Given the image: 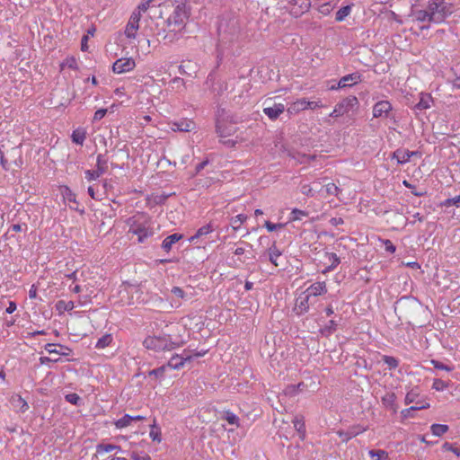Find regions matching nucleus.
I'll return each instance as SVG.
<instances>
[{"instance_id": "nucleus-1", "label": "nucleus", "mask_w": 460, "mask_h": 460, "mask_svg": "<svg viewBox=\"0 0 460 460\" xmlns=\"http://www.w3.org/2000/svg\"><path fill=\"white\" fill-rule=\"evenodd\" d=\"M411 16L419 22L442 23L453 13L445 0H414Z\"/></svg>"}, {"instance_id": "nucleus-2", "label": "nucleus", "mask_w": 460, "mask_h": 460, "mask_svg": "<svg viewBox=\"0 0 460 460\" xmlns=\"http://www.w3.org/2000/svg\"><path fill=\"white\" fill-rule=\"evenodd\" d=\"M128 233L137 236L138 243H144L154 234L153 224L149 216L139 213L128 218Z\"/></svg>"}, {"instance_id": "nucleus-3", "label": "nucleus", "mask_w": 460, "mask_h": 460, "mask_svg": "<svg viewBox=\"0 0 460 460\" xmlns=\"http://www.w3.org/2000/svg\"><path fill=\"white\" fill-rule=\"evenodd\" d=\"M143 345L155 351L172 350L176 347L169 335L148 336L144 340Z\"/></svg>"}, {"instance_id": "nucleus-4", "label": "nucleus", "mask_w": 460, "mask_h": 460, "mask_svg": "<svg viewBox=\"0 0 460 460\" xmlns=\"http://www.w3.org/2000/svg\"><path fill=\"white\" fill-rule=\"evenodd\" d=\"M188 17L189 14L186 6L178 4L166 21L170 31H181Z\"/></svg>"}, {"instance_id": "nucleus-5", "label": "nucleus", "mask_w": 460, "mask_h": 460, "mask_svg": "<svg viewBox=\"0 0 460 460\" xmlns=\"http://www.w3.org/2000/svg\"><path fill=\"white\" fill-rule=\"evenodd\" d=\"M359 105L358 100L354 95H349L339 102L333 111L330 113V117L338 118L348 114L350 111L358 109Z\"/></svg>"}, {"instance_id": "nucleus-6", "label": "nucleus", "mask_w": 460, "mask_h": 460, "mask_svg": "<svg viewBox=\"0 0 460 460\" xmlns=\"http://www.w3.org/2000/svg\"><path fill=\"white\" fill-rule=\"evenodd\" d=\"M97 170H86L84 172L85 179L88 181H95L101 177L107 170V160L103 155H98L96 159Z\"/></svg>"}, {"instance_id": "nucleus-7", "label": "nucleus", "mask_w": 460, "mask_h": 460, "mask_svg": "<svg viewBox=\"0 0 460 460\" xmlns=\"http://www.w3.org/2000/svg\"><path fill=\"white\" fill-rule=\"evenodd\" d=\"M136 67V62L132 58H121L112 65V71L115 74H123L132 71Z\"/></svg>"}, {"instance_id": "nucleus-8", "label": "nucleus", "mask_w": 460, "mask_h": 460, "mask_svg": "<svg viewBox=\"0 0 460 460\" xmlns=\"http://www.w3.org/2000/svg\"><path fill=\"white\" fill-rule=\"evenodd\" d=\"M121 299H125V296H128L127 303L131 305L138 302L140 300L141 294L139 292V288L134 285H125L122 289L119 291Z\"/></svg>"}, {"instance_id": "nucleus-9", "label": "nucleus", "mask_w": 460, "mask_h": 460, "mask_svg": "<svg viewBox=\"0 0 460 460\" xmlns=\"http://www.w3.org/2000/svg\"><path fill=\"white\" fill-rule=\"evenodd\" d=\"M216 130L219 137L225 138L234 135L236 128L234 124H227L224 119L218 116L216 122Z\"/></svg>"}, {"instance_id": "nucleus-10", "label": "nucleus", "mask_w": 460, "mask_h": 460, "mask_svg": "<svg viewBox=\"0 0 460 460\" xmlns=\"http://www.w3.org/2000/svg\"><path fill=\"white\" fill-rule=\"evenodd\" d=\"M310 296L305 291L302 292L296 298L294 306V312L297 315L305 314L308 312L310 306Z\"/></svg>"}, {"instance_id": "nucleus-11", "label": "nucleus", "mask_w": 460, "mask_h": 460, "mask_svg": "<svg viewBox=\"0 0 460 460\" xmlns=\"http://www.w3.org/2000/svg\"><path fill=\"white\" fill-rule=\"evenodd\" d=\"M141 15L139 13H136L135 11L132 13L129 21L125 29V34L128 39H135L137 31L139 27V21Z\"/></svg>"}, {"instance_id": "nucleus-12", "label": "nucleus", "mask_w": 460, "mask_h": 460, "mask_svg": "<svg viewBox=\"0 0 460 460\" xmlns=\"http://www.w3.org/2000/svg\"><path fill=\"white\" fill-rule=\"evenodd\" d=\"M404 403L409 405L411 403H415V405H421L425 403H429L426 398L420 397V394L418 387H414L411 389L405 395Z\"/></svg>"}, {"instance_id": "nucleus-13", "label": "nucleus", "mask_w": 460, "mask_h": 460, "mask_svg": "<svg viewBox=\"0 0 460 460\" xmlns=\"http://www.w3.org/2000/svg\"><path fill=\"white\" fill-rule=\"evenodd\" d=\"M367 430L366 427L360 426V425H355L352 427H349L347 430H341L338 431L339 437L341 438L342 441L347 442L352 438L363 433Z\"/></svg>"}, {"instance_id": "nucleus-14", "label": "nucleus", "mask_w": 460, "mask_h": 460, "mask_svg": "<svg viewBox=\"0 0 460 460\" xmlns=\"http://www.w3.org/2000/svg\"><path fill=\"white\" fill-rule=\"evenodd\" d=\"M392 111V104L387 101H380L373 107V117L381 118L388 117Z\"/></svg>"}, {"instance_id": "nucleus-15", "label": "nucleus", "mask_w": 460, "mask_h": 460, "mask_svg": "<svg viewBox=\"0 0 460 460\" xmlns=\"http://www.w3.org/2000/svg\"><path fill=\"white\" fill-rule=\"evenodd\" d=\"M191 358V355L184 351L181 355H175L172 357L168 361L166 367H170L172 369H180L181 367H183L184 363L188 360H190Z\"/></svg>"}, {"instance_id": "nucleus-16", "label": "nucleus", "mask_w": 460, "mask_h": 460, "mask_svg": "<svg viewBox=\"0 0 460 460\" xmlns=\"http://www.w3.org/2000/svg\"><path fill=\"white\" fill-rule=\"evenodd\" d=\"M361 81V75L358 73H352L342 76L337 83V87H351Z\"/></svg>"}, {"instance_id": "nucleus-17", "label": "nucleus", "mask_w": 460, "mask_h": 460, "mask_svg": "<svg viewBox=\"0 0 460 460\" xmlns=\"http://www.w3.org/2000/svg\"><path fill=\"white\" fill-rule=\"evenodd\" d=\"M285 111V106L282 103H273L271 106L263 108V112L271 120L277 119Z\"/></svg>"}, {"instance_id": "nucleus-18", "label": "nucleus", "mask_w": 460, "mask_h": 460, "mask_svg": "<svg viewBox=\"0 0 460 460\" xmlns=\"http://www.w3.org/2000/svg\"><path fill=\"white\" fill-rule=\"evenodd\" d=\"M305 292L311 296H317L327 292V287L324 281H318L310 285Z\"/></svg>"}, {"instance_id": "nucleus-19", "label": "nucleus", "mask_w": 460, "mask_h": 460, "mask_svg": "<svg viewBox=\"0 0 460 460\" xmlns=\"http://www.w3.org/2000/svg\"><path fill=\"white\" fill-rule=\"evenodd\" d=\"M269 261L276 267L279 266V259L282 256L281 251L277 247L276 242L269 247L265 253Z\"/></svg>"}, {"instance_id": "nucleus-20", "label": "nucleus", "mask_w": 460, "mask_h": 460, "mask_svg": "<svg viewBox=\"0 0 460 460\" xmlns=\"http://www.w3.org/2000/svg\"><path fill=\"white\" fill-rule=\"evenodd\" d=\"M418 152L405 149H397L393 153V159H396L398 164H403L410 161L411 157L416 155Z\"/></svg>"}, {"instance_id": "nucleus-21", "label": "nucleus", "mask_w": 460, "mask_h": 460, "mask_svg": "<svg viewBox=\"0 0 460 460\" xmlns=\"http://www.w3.org/2000/svg\"><path fill=\"white\" fill-rule=\"evenodd\" d=\"M10 402L13 408L18 412L24 413L29 409L27 402L19 394L13 395Z\"/></svg>"}, {"instance_id": "nucleus-22", "label": "nucleus", "mask_w": 460, "mask_h": 460, "mask_svg": "<svg viewBox=\"0 0 460 460\" xmlns=\"http://www.w3.org/2000/svg\"><path fill=\"white\" fill-rule=\"evenodd\" d=\"M383 405L393 411L394 413L397 412L398 405L396 403V395L394 393H386L381 399Z\"/></svg>"}, {"instance_id": "nucleus-23", "label": "nucleus", "mask_w": 460, "mask_h": 460, "mask_svg": "<svg viewBox=\"0 0 460 460\" xmlns=\"http://www.w3.org/2000/svg\"><path fill=\"white\" fill-rule=\"evenodd\" d=\"M172 128L174 131L190 132L194 128V122L188 119H181L174 122Z\"/></svg>"}, {"instance_id": "nucleus-24", "label": "nucleus", "mask_w": 460, "mask_h": 460, "mask_svg": "<svg viewBox=\"0 0 460 460\" xmlns=\"http://www.w3.org/2000/svg\"><path fill=\"white\" fill-rule=\"evenodd\" d=\"M307 110L306 106V99L302 98L299 100H296V102H292L289 107L287 109V111L290 114H297L298 112Z\"/></svg>"}, {"instance_id": "nucleus-25", "label": "nucleus", "mask_w": 460, "mask_h": 460, "mask_svg": "<svg viewBox=\"0 0 460 460\" xmlns=\"http://www.w3.org/2000/svg\"><path fill=\"white\" fill-rule=\"evenodd\" d=\"M183 235L181 234H172L169 236H167L162 243V248L165 251V252H169L171 251L172 245L177 243L178 241H180L181 239H182Z\"/></svg>"}, {"instance_id": "nucleus-26", "label": "nucleus", "mask_w": 460, "mask_h": 460, "mask_svg": "<svg viewBox=\"0 0 460 460\" xmlns=\"http://www.w3.org/2000/svg\"><path fill=\"white\" fill-rule=\"evenodd\" d=\"M60 349H57L55 347V344L48 343L44 346V349L46 351H48L49 354H58V355H63L67 356L70 353V349L66 347H64L62 345H58Z\"/></svg>"}, {"instance_id": "nucleus-27", "label": "nucleus", "mask_w": 460, "mask_h": 460, "mask_svg": "<svg viewBox=\"0 0 460 460\" xmlns=\"http://www.w3.org/2000/svg\"><path fill=\"white\" fill-rule=\"evenodd\" d=\"M114 450L120 452L121 448L119 446H116L113 444H98L96 446L95 456L97 457L98 455H103L104 453H109Z\"/></svg>"}, {"instance_id": "nucleus-28", "label": "nucleus", "mask_w": 460, "mask_h": 460, "mask_svg": "<svg viewBox=\"0 0 460 460\" xmlns=\"http://www.w3.org/2000/svg\"><path fill=\"white\" fill-rule=\"evenodd\" d=\"M214 230L213 226L211 224H208L206 226H201L200 228L198 229L197 233L195 234V235L191 236L190 238V242L193 243L196 239H199L202 236H205L208 234H210L212 231Z\"/></svg>"}, {"instance_id": "nucleus-29", "label": "nucleus", "mask_w": 460, "mask_h": 460, "mask_svg": "<svg viewBox=\"0 0 460 460\" xmlns=\"http://www.w3.org/2000/svg\"><path fill=\"white\" fill-rule=\"evenodd\" d=\"M72 141L77 145H83L86 138V132L83 128H76L72 133Z\"/></svg>"}, {"instance_id": "nucleus-30", "label": "nucleus", "mask_w": 460, "mask_h": 460, "mask_svg": "<svg viewBox=\"0 0 460 460\" xmlns=\"http://www.w3.org/2000/svg\"><path fill=\"white\" fill-rule=\"evenodd\" d=\"M247 220V216L243 215V214H239L234 217L231 218L230 220V225L232 226V228L236 231L238 230L241 226Z\"/></svg>"}, {"instance_id": "nucleus-31", "label": "nucleus", "mask_w": 460, "mask_h": 460, "mask_svg": "<svg viewBox=\"0 0 460 460\" xmlns=\"http://www.w3.org/2000/svg\"><path fill=\"white\" fill-rule=\"evenodd\" d=\"M368 455L374 460H388L389 459L388 453L382 449H378V450L371 449L368 451Z\"/></svg>"}, {"instance_id": "nucleus-32", "label": "nucleus", "mask_w": 460, "mask_h": 460, "mask_svg": "<svg viewBox=\"0 0 460 460\" xmlns=\"http://www.w3.org/2000/svg\"><path fill=\"white\" fill-rule=\"evenodd\" d=\"M132 421L133 416L125 414L123 417L115 421V426L117 429H123L131 425Z\"/></svg>"}, {"instance_id": "nucleus-33", "label": "nucleus", "mask_w": 460, "mask_h": 460, "mask_svg": "<svg viewBox=\"0 0 460 460\" xmlns=\"http://www.w3.org/2000/svg\"><path fill=\"white\" fill-rule=\"evenodd\" d=\"M314 187H312L309 184H303L301 186V192L307 197L314 196V194L318 191L317 185H320V183L314 182Z\"/></svg>"}, {"instance_id": "nucleus-34", "label": "nucleus", "mask_w": 460, "mask_h": 460, "mask_svg": "<svg viewBox=\"0 0 460 460\" xmlns=\"http://www.w3.org/2000/svg\"><path fill=\"white\" fill-rule=\"evenodd\" d=\"M430 407L429 403H425L421 405H413L408 409H404L401 411V414L403 418H409L411 417V412L412 411H418V410H423V409H429Z\"/></svg>"}, {"instance_id": "nucleus-35", "label": "nucleus", "mask_w": 460, "mask_h": 460, "mask_svg": "<svg viewBox=\"0 0 460 460\" xmlns=\"http://www.w3.org/2000/svg\"><path fill=\"white\" fill-rule=\"evenodd\" d=\"M222 419L226 420L230 425L239 426V418L230 411H225Z\"/></svg>"}, {"instance_id": "nucleus-36", "label": "nucleus", "mask_w": 460, "mask_h": 460, "mask_svg": "<svg viewBox=\"0 0 460 460\" xmlns=\"http://www.w3.org/2000/svg\"><path fill=\"white\" fill-rule=\"evenodd\" d=\"M113 341V338L111 334H105L102 336L96 342L95 348L97 349H104L108 347L111 341Z\"/></svg>"}, {"instance_id": "nucleus-37", "label": "nucleus", "mask_w": 460, "mask_h": 460, "mask_svg": "<svg viewBox=\"0 0 460 460\" xmlns=\"http://www.w3.org/2000/svg\"><path fill=\"white\" fill-rule=\"evenodd\" d=\"M151 429L149 432L150 438L153 439V441H156L158 443L161 442V431L160 429L157 427L155 420H154V423L150 426Z\"/></svg>"}, {"instance_id": "nucleus-38", "label": "nucleus", "mask_w": 460, "mask_h": 460, "mask_svg": "<svg viewBox=\"0 0 460 460\" xmlns=\"http://www.w3.org/2000/svg\"><path fill=\"white\" fill-rule=\"evenodd\" d=\"M431 432L437 437H440L448 430V427L444 424H433L431 427Z\"/></svg>"}, {"instance_id": "nucleus-39", "label": "nucleus", "mask_w": 460, "mask_h": 460, "mask_svg": "<svg viewBox=\"0 0 460 460\" xmlns=\"http://www.w3.org/2000/svg\"><path fill=\"white\" fill-rule=\"evenodd\" d=\"M307 216H308L307 212L298 209V208H294V209H292V211L290 213L289 221H298Z\"/></svg>"}, {"instance_id": "nucleus-40", "label": "nucleus", "mask_w": 460, "mask_h": 460, "mask_svg": "<svg viewBox=\"0 0 460 460\" xmlns=\"http://www.w3.org/2000/svg\"><path fill=\"white\" fill-rule=\"evenodd\" d=\"M431 97L429 95H422L420 102L416 104L418 110H426L430 107Z\"/></svg>"}, {"instance_id": "nucleus-41", "label": "nucleus", "mask_w": 460, "mask_h": 460, "mask_svg": "<svg viewBox=\"0 0 460 460\" xmlns=\"http://www.w3.org/2000/svg\"><path fill=\"white\" fill-rule=\"evenodd\" d=\"M350 11L351 8L349 5L339 9L336 13V21L342 22L350 13Z\"/></svg>"}, {"instance_id": "nucleus-42", "label": "nucleus", "mask_w": 460, "mask_h": 460, "mask_svg": "<svg viewBox=\"0 0 460 460\" xmlns=\"http://www.w3.org/2000/svg\"><path fill=\"white\" fill-rule=\"evenodd\" d=\"M66 66L76 70L78 68L76 59L74 57L66 58L61 64V68L63 69Z\"/></svg>"}, {"instance_id": "nucleus-43", "label": "nucleus", "mask_w": 460, "mask_h": 460, "mask_svg": "<svg viewBox=\"0 0 460 460\" xmlns=\"http://www.w3.org/2000/svg\"><path fill=\"white\" fill-rule=\"evenodd\" d=\"M325 191L327 195L338 197L341 192V190L334 183L330 182L325 185Z\"/></svg>"}, {"instance_id": "nucleus-44", "label": "nucleus", "mask_w": 460, "mask_h": 460, "mask_svg": "<svg viewBox=\"0 0 460 460\" xmlns=\"http://www.w3.org/2000/svg\"><path fill=\"white\" fill-rule=\"evenodd\" d=\"M384 362L389 367L390 369H395L399 366V361L397 358L392 356H383Z\"/></svg>"}, {"instance_id": "nucleus-45", "label": "nucleus", "mask_w": 460, "mask_h": 460, "mask_svg": "<svg viewBox=\"0 0 460 460\" xmlns=\"http://www.w3.org/2000/svg\"><path fill=\"white\" fill-rule=\"evenodd\" d=\"M153 0H143L135 10L136 13H139L142 15L143 13H146L151 6V3Z\"/></svg>"}, {"instance_id": "nucleus-46", "label": "nucleus", "mask_w": 460, "mask_h": 460, "mask_svg": "<svg viewBox=\"0 0 460 460\" xmlns=\"http://www.w3.org/2000/svg\"><path fill=\"white\" fill-rule=\"evenodd\" d=\"M264 226L266 227V229L269 232H273V231L282 229L285 226V224H282V223L274 224V223H271L270 221L267 220V221H265Z\"/></svg>"}, {"instance_id": "nucleus-47", "label": "nucleus", "mask_w": 460, "mask_h": 460, "mask_svg": "<svg viewBox=\"0 0 460 460\" xmlns=\"http://www.w3.org/2000/svg\"><path fill=\"white\" fill-rule=\"evenodd\" d=\"M431 364L434 367V368L438 369V370H445V371L449 372L453 369V367H451L450 366H447L438 360L432 359Z\"/></svg>"}, {"instance_id": "nucleus-48", "label": "nucleus", "mask_w": 460, "mask_h": 460, "mask_svg": "<svg viewBox=\"0 0 460 460\" xmlns=\"http://www.w3.org/2000/svg\"><path fill=\"white\" fill-rule=\"evenodd\" d=\"M65 398L66 402H70L73 405H78L81 401L80 396L75 393L66 394Z\"/></svg>"}, {"instance_id": "nucleus-49", "label": "nucleus", "mask_w": 460, "mask_h": 460, "mask_svg": "<svg viewBox=\"0 0 460 460\" xmlns=\"http://www.w3.org/2000/svg\"><path fill=\"white\" fill-rule=\"evenodd\" d=\"M447 387V384L441 379H435L432 385V388L436 391H444Z\"/></svg>"}, {"instance_id": "nucleus-50", "label": "nucleus", "mask_w": 460, "mask_h": 460, "mask_svg": "<svg viewBox=\"0 0 460 460\" xmlns=\"http://www.w3.org/2000/svg\"><path fill=\"white\" fill-rule=\"evenodd\" d=\"M443 449L454 453L456 456H460V447H456L448 442L444 443Z\"/></svg>"}, {"instance_id": "nucleus-51", "label": "nucleus", "mask_w": 460, "mask_h": 460, "mask_svg": "<svg viewBox=\"0 0 460 460\" xmlns=\"http://www.w3.org/2000/svg\"><path fill=\"white\" fill-rule=\"evenodd\" d=\"M329 261H331V265L328 267L327 270H333L340 263V259L335 253L329 254Z\"/></svg>"}, {"instance_id": "nucleus-52", "label": "nucleus", "mask_w": 460, "mask_h": 460, "mask_svg": "<svg viewBox=\"0 0 460 460\" xmlns=\"http://www.w3.org/2000/svg\"><path fill=\"white\" fill-rule=\"evenodd\" d=\"M58 308H63L66 311H71L75 308V304L73 301H68V302L59 301L58 303Z\"/></svg>"}, {"instance_id": "nucleus-53", "label": "nucleus", "mask_w": 460, "mask_h": 460, "mask_svg": "<svg viewBox=\"0 0 460 460\" xmlns=\"http://www.w3.org/2000/svg\"><path fill=\"white\" fill-rule=\"evenodd\" d=\"M444 205L446 207L456 206L457 208H460V196H456L452 199H446Z\"/></svg>"}, {"instance_id": "nucleus-54", "label": "nucleus", "mask_w": 460, "mask_h": 460, "mask_svg": "<svg viewBox=\"0 0 460 460\" xmlns=\"http://www.w3.org/2000/svg\"><path fill=\"white\" fill-rule=\"evenodd\" d=\"M166 366H162L160 367L155 368L149 372V376H155L156 377H162L166 369Z\"/></svg>"}, {"instance_id": "nucleus-55", "label": "nucleus", "mask_w": 460, "mask_h": 460, "mask_svg": "<svg viewBox=\"0 0 460 460\" xmlns=\"http://www.w3.org/2000/svg\"><path fill=\"white\" fill-rule=\"evenodd\" d=\"M106 113H107V110L106 109H99V110H97L94 112L93 120L94 121L101 120L106 115Z\"/></svg>"}, {"instance_id": "nucleus-56", "label": "nucleus", "mask_w": 460, "mask_h": 460, "mask_svg": "<svg viewBox=\"0 0 460 460\" xmlns=\"http://www.w3.org/2000/svg\"><path fill=\"white\" fill-rule=\"evenodd\" d=\"M306 106H307V109L315 110L317 108L323 107V105L321 101L309 102L306 100Z\"/></svg>"}, {"instance_id": "nucleus-57", "label": "nucleus", "mask_w": 460, "mask_h": 460, "mask_svg": "<svg viewBox=\"0 0 460 460\" xmlns=\"http://www.w3.org/2000/svg\"><path fill=\"white\" fill-rule=\"evenodd\" d=\"M172 293L179 298H185V292L179 287H173Z\"/></svg>"}, {"instance_id": "nucleus-58", "label": "nucleus", "mask_w": 460, "mask_h": 460, "mask_svg": "<svg viewBox=\"0 0 460 460\" xmlns=\"http://www.w3.org/2000/svg\"><path fill=\"white\" fill-rule=\"evenodd\" d=\"M338 326V323L334 320H330L328 324L326 325V329L328 330L329 333H332L336 331Z\"/></svg>"}, {"instance_id": "nucleus-59", "label": "nucleus", "mask_w": 460, "mask_h": 460, "mask_svg": "<svg viewBox=\"0 0 460 460\" xmlns=\"http://www.w3.org/2000/svg\"><path fill=\"white\" fill-rule=\"evenodd\" d=\"M385 243V251L391 252V253H394L396 250L395 246L394 245V243L390 241V240H385L384 242Z\"/></svg>"}, {"instance_id": "nucleus-60", "label": "nucleus", "mask_w": 460, "mask_h": 460, "mask_svg": "<svg viewBox=\"0 0 460 460\" xmlns=\"http://www.w3.org/2000/svg\"><path fill=\"white\" fill-rule=\"evenodd\" d=\"M58 358L52 359L49 357H40V362L41 365H49L51 362H58Z\"/></svg>"}, {"instance_id": "nucleus-61", "label": "nucleus", "mask_w": 460, "mask_h": 460, "mask_svg": "<svg viewBox=\"0 0 460 460\" xmlns=\"http://www.w3.org/2000/svg\"><path fill=\"white\" fill-rule=\"evenodd\" d=\"M17 306L15 302L9 301L8 306L5 309L6 314H13L16 310Z\"/></svg>"}, {"instance_id": "nucleus-62", "label": "nucleus", "mask_w": 460, "mask_h": 460, "mask_svg": "<svg viewBox=\"0 0 460 460\" xmlns=\"http://www.w3.org/2000/svg\"><path fill=\"white\" fill-rule=\"evenodd\" d=\"M294 426L299 432L302 431L305 428L304 422L299 419H296L294 420Z\"/></svg>"}, {"instance_id": "nucleus-63", "label": "nucleus", "mask_w": 460, "mask_h": 460, "mask_svg": "<svg viewBox=\"0 0 460 460\" xmlns=\"http://www.w3.org/2000/svg\"><path fill=\"white\" fill-rule=\"evenodd\" d=\"M29 297L31 299H34L37 297V288L35 285H32L29 290Z\"/></svg>"}, {"instance_id": "nucleus-64", "label": "nucleus", "mask_w": 460, "mask_h": 460, "mask_svg": "<svg viewBox=\"0 0 460 460\" xmlns=\"http://www.w3.org/2000/svg\"><path fill=\"white\" fill-rule=\"evenodd\" d=\"M132 459H133V460H150L151 458H150V456H147V455L138 456V455L134 454V455L132 456Z\"/></svg>"}]
</instances>
